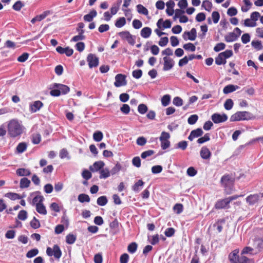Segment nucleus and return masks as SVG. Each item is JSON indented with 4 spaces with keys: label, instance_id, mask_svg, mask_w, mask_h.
<instances>
[{
    "label": "nucleus",
    "instance_id": "40",
    "mask_svg": "<svg viewBox=\"0 0 263 263\" xmlns=\"http://www.w3.org/2000/svg\"><path fill=\"white\" fill-rule=\"evenodd\" d=\"M39 253V250L36 248H34L33 249H31L29 250L27 253H26V257L28 258H32L33 257L37 255Z\"/></svg>",
    "mask_w": 263,
    "mask_h": 263
},
{
    "label": "nucleus",
    "instance_id": "52",
    "mask_svg": "<svg viewBox=\"0 0 263 263\" xmlns=\"http://www.w3.org/2000/svg\"><path fill=\"white\" fill-rule=\"evenodd\" d=\"M239 263H255V262L253 258H249L246 256L241 255Z\"/></svg>",
    "mask_w": 263,
    "mask_h": 263
},
{
    "label": "nucleus",
    "instance_id": "10",
    "mask_svg": "<svg viewBox=\"0 0 263 263\" xmlns=\"http://www.w3.org/2000/svg\"><path fill=\"white\" fill-rule=\"evenodd\" d=\"M163 60L164 61L163 70L164 71L169 70L173 67L175 62L172 59L164 57Z\"/></svg>",
    "mask_w": 263,
    "mask_h": 263
},
{
    "label": "nucleus",
    "instance_id": "64",
    "mask_svg": "<svg viewBox=\"0 0 263 263\" xmlns=\"http://www.w3.org/2000/svg\"><path fill=\"white\" fill-rule=\"evenodd\" d=\"M133 165L137 167L141 166V159L139 157H135L132 160Z\"/></svg>",
    "mask_w": 263,
    "mask_h": 263
},
{
    "label": "nucleus",
    "instance_id": "43",
    "mask_svg": "<svg viewBox=\"0 0 263 263\" xmlns=\"http://www.w3.org/2000/svg\"><path fill=\"white\" fill-rule=\"evenodd\" d=\"M234 105L233 101L231 99H228L226 100L224 103V107L226 110H230L232 108Z\"/></svg>",
    "mask_w": 263,
    "mask_h": 263
},
{
    "label": "nucleus",
    "instance_id": "14",
    "mask_svg": "<svg viewBox=\"0 0 263 263\" xmlns=\"http://www.w3.org/2000/svg\"><path fill=\"white\" fill-rule=\"evenodd\" d=\"M259 197L258 194L250 195L246 198V201L250 205H254L259 201Z\"/></svg>",
    "mask_w": 263,
    "mask_h": 263
},
{
    "label": "nucleus",
    "instance_id": "13",
    "mask_svg": "<svg viewBox=\"0 0 263 263\" xmlns=\"http://www.w3.org/2000/svg\"><path fill=\"white\" fill-rule=\"evenodd\" d=\"M56 51L60 54L65 53L67 57H70L73 53V50L69 47L63 48L61 46H58L56 48Z\"/></svg>",
    "mask_w": 263,
    "mask_h": 263
},
{
    "label": "nucleus",
    "instance_id": "1",
    "mask_svg": "<svg viewBox=\"0 0 263 263\" xmlns=\"http://www.w3.org/2000/svg\"><path fill=\"white\" fill-rule=\"evenodd\" d=\"M22 132V126L16 120L10 121L8 125V133L10 137H16L20 136Z\"/></svg>",
    "mask_w": 263,
    "mask_h": 263
},
{
    "label": "nucleus",
    "instance_id": "25",
    "mask_svg": "<svg viewBox=\"0 0 263 263\" xmlns=\"http://www.w3.org/2000/svg\"><path fill=\"white\" fill-rule=\"evenodd\" d=\"M36 210L40 214L44 215L47 214L46 208L44 205L43 202L38 203V204L36 205Z\"/></svg>",
    "mask_w": 263,
    "mask_h": 263
},
{
    "label": "nucleus",
    "instance_id": "31",
    "mask_svg": "<svg viewBox=\"0 0 263 263\" xmlns=\"http://www.w3.org/2000/svg\"><path fill=\"white\" fill-rule=\"evenodd\" d=\"M108 202L107 198L106 196H102L99 197L97 200V204L100 206L105 205Z\"/></svg>",
    "mask_w": 263,
    "mask_h": 263
},
{
    "label": "nucleus",
    "instance_id": "38",
    "mask_svg": "<svg viewBox=\"0 0 263 263\" xmlns=\"http://www.w3.org/2000/svg\"><path fill=\"white\" fill-rule=\"evenodd\" d=\"M187 142L186 141H181L178 142L175 146V148L177 149H181L183 151L186 149L187 146Z\"/></svg>",
    "mask_w": 263,
    "mask_h": 263
},
{
    "label": "nucleus",
    "instance_id": "60",
    "mask_svg": "<svg viewBox=\"0 0 263 263\" xmlns=\"http://www.w3.org/2000/svg\"><path fill=\"white\" fill-rule=\"evenodd\" d=\"M121 169V165L119 163H117L110 172L111 175H115L117 173H118L120 171Z\"/></svg>",
    "mask_w": 263,
    "mask_h": 263
},
{
    "label": "nucleus",
    "instance_id": "28",
    "mask_svg": "<svg viewBox=\"0 0 263 263\" xmlns=\"http://www.w3.org/2000/svg\"><path fill=\"white\" fill-rule=\"evenodd\" d=\"M137 10L139 14L147 15L148 14V10L141 4H138L136 6Z\"/></svg>",
    "mask_w": 263,
    "mask_h": 263
},
{
    "label": "nucleus",
    "instance_id": "4",
    "mask_svg": "<svg viewBox=\"0 0 263 263\" xmlns=\"http://www.w3.org/2000/svg\"><path fill=\"white\" fill-rule=\"evenodd\" d=\"M118 34L120 36L121 39L126 40L129 44L134 46L136 42V36L130 33L128 31H124L120 32Z\"/></svg>",
    "mask_w": 263,
    "mask_h": 263
},
{
    "label": "nucleus",
    "instance_id": "59",
    "mask_svg": "<svg viewBox=\"0 0 263 263\" xmlns=\"http://www.w3.org/2000/svg\"><path fill=\"white\" fill-rule=\"evenodd\" d=\"M173 103L176 106H181L183 104V100L181 98L176 97L173 99Z\"/></svg>",
    "mask_w": 263,
    "mask_h": 263
},
{
    "label": "nucleus",
    "instance_id": "42",
    "mask_svg": "<svg viewBox=\"0 0 263 263\" xmlns=\"http://www.w3.org/2000/svg\"><path fill=\"white\" fill-rule=\"evenodd\" d=\"M27 146V144L26 143H25V142L20 143L16 147V150L18 153H22L26 150Z\"/></svg>",
    "mask_w": 263,
    "mask_h": 263
},
{
    "label": "nucleus",
    "instance_id": "44",
    "mask_svg": "<svg viewBox=\"0 0 263 263\" xmlns=\"http://www.w3.org/2000/svg\"><path fill=\"white\" fill-rule=\"evenodd\" d=\"M44 200V198L43 196L36 195L32 199V204L33 205L35 204V205H36L37 204H38V203L43 202Z\"/></svg>",
    "mask_w": 263,
    "mask_h": 263
},
{
    "label": "nucleus",
    "instance_id": "57",
    "mask_svg": "<svg viewBox=\"0 0 263 263\" xmlns=\"http://www.w3.org/2000/svg\"><path fill=\"white\" fill-rule=\"evenodd\" d=\"M17 218L21 220H25L27 218V212L25 210H21L19 212Z\"/></svg>",
    "mask_w": 263,
    "mask_h": 263
},
{
    "label": "nucleus",
    "instance_id": "48",
    "mask_svg": "<svg viewBox=\"0 0 263 263\" xmlns=\"http://www.w3.org/2000/svg\"><path fill=\"white\" fill-rule=\"evenodd\" d=\"M137 244L136 242H132L128 245L127 250L130 253H134L137 249Z\"/></svg>",
    "mask_w": 263,
    "mask_h": 263
},
{
    "label": "nucleus",
    "instance_id": "58",
    "mask_svg": "<svg viewBox=\"0 0 263 263\" xmlns=\"http://www.w3.org/2000/svg\"><path fill=\"white\" fill-rule=\"evenodd\" d=\"M226 48V44L223 43H217L214 47V50L215 52H219L223 50Z\"/></svg>",
    "mask_w": 263,
    "mask_h": 263
},
{
    "label": "nucleus",
    "instance_id": "7",
    "mask_svg": "<svg viewBox=\"0 0 263 263\" xmlns=\"http://www.w3.org/2000/svg\"><path fill=\"white\" fill-rule=\"evenodd\" d=\"M87 61L88 63L89 67L90 68L97 67L99 63V58L92 53H89L87 55Z\"/></svg>",
    "mask_w": 263,
    "mask_h": 263
},
{
    "label": "nucleus",
    "instance_id": "55",
    "mask_svg": "<svg viewBox=\"0 0 263 263\" xmlns=\"http://www.w3.org/2000/svg\"><path fill=\"white\" fill-rule=\"evenodd\" d=\"M24 6V4L21 1L16 2L12 6V8L15 11H20Z\"/></svg>",
    "mask_w": 263,
    "mask_h": 263
},
{
    "label": "nucleus",
    "instance_id": "5",
    "mask_svg": "<svg viewBox=\"0 0 263 263\" xmlns=\"http://www.w3.org/2000/svg\"><path fill=\"white\" fill-rule=\"evenodd\" d=\"M214 208L217 210L228 209L230 208V202L227 198L219 199L216 202Z\"/></svg>",
    "mask_w": 263,
    "mask_h": 263
},
{
    "label": "nucleus",
    "instance_id": "63",
    "mask_svg": "<svg viewBox=\"0 0 263 263\" xmlns=\"http://www.w3.org/2000/svg\"><path fill=\"white\" fill-rule=\"evenodd\" d=\"M29 56V53L24 52L21 55L19 56L17 60L20 62H24L28 59Z\"/></svg>",
    "mask_w": 263,
    "mask_h": 263
},
{
    "label": "nucleus",
    "instance_id": "27",
    "mask_svg": "<svg viewBox=\"0 0 263 263\" xmlns=\"http://www.w3.org/2000/svg\"><path fill=\"white\" fill-rule=\"evenodd\" d=\"M30 183L31 182L28 178L24 177L20 180V187L21 189L27 188L29 186Z\"/></svg>",
    "mask_w": 263,
    "mask_h": 263
},
{
    "label": "nucleus",
    "instance_id": "20",
    "mask_svg": "<svg viewBox=\"0 0 263 263\" xmlns=\"http://www.w3.org/2000/svg\"><path fill=\"white\" fill-rule=\"evenodd\" d=\"M238 38V35H236L234 32H230L224 36V40L228 42H232L235 41Z\"/></svg>",
    "mask_w": 263,
    "mask_h": 263
},
{
    "label": "nucleus",
    "instance_id": "46",
    "mask_svg": "<svg viewBox=\"0 0 263 263\" xmlns=\"http://www.w3.org/2000/svg\"><path fill=\"white\" fill-rule=\"evenodd\" d=\"M148 110L147 106L144 104H140L138 107V112L142 115L145 114Z\"/></svg>",
    "mask_w": 263,
    "mask_h": 263
},
{
    "label": "nucleus",
    "instance_id": "61",
    "mask_svg": "<svg viewBox=\"0 0 263 263\" xmlns=\"http://www.w3.org/2000/svg\"><path fill=\"white\" fill-rule=\"evenodd\" d=\"M175 232V230L174 228H168L165 230V231L164 232V234L166 236H167L168 237H170L173 236L174 235Z\"/></svg>",
    "mask_w": 263,
    "mask_h": 263
},
{
    "label": "nucleus",
    "instance_id": "23",
    "mask_svg": "<svg viewBox=\"0 0 263 263\" xmlns=\"http://www.w3.org/2000/svg\"><path fill=\"white\" fill-rule=\"evenodd\" d=\"M253 246L255 249L258 250L259 251L263 249V239L262 238H255L254 240Z\"/></svg>",
    "mask_w": 263,
    "mask_h": 263
},
{
    "label": "nucleus",
    "instance_id": "45",
    "mask_svg": "<svg viewBox=\"0 0 263 263\" xmlns=\"http://www.w3.org/2000/svg\"><path fill=\"white\" fill-rule=\"evenodd\" d=\"M210 134L206 133L203 137L199 138L197 142L199 144H202L206 141H208L210 140Z\"/></svg>",
    "mask_w": 263,
    "mask_h": 263
},
{
    "label": "nucleus",
    "instance_id": "11",
    "mask_svg": "<svg viewBox=\"0 0 263 263\" xmlns=\"http://www.w3.org/2000/svg\"><path fill=\"white\" fill-rule=\"evenodd\" d=\"M238 253L239 250L235 249L229 254V259L231 263H239L240 256L238 255Z\"/></svg>",
    "mask_w": 263,
    "mask_h": 263
},
{
    "label": "nucleus",
    "instance_id": "41",
    "mask_svg": "<svg viewBox=\"0 0 263 263\" xmlns=\"http://www.w3.org/2000/svg\"><path fill=\"white\" fill-rule=\"evenodd\" d=\"M202 7L204 8L205 10L210 12L212 9V4L209 1L205 0L202 2Z\"/></svg>",
    "mask_w": 263,
    "mask_h": 263
},
{
    "label": "nucleus",
    "instance_id": "34",
    "mask_svg": "<svg viewBox=\"0 0 263 263\" xmlns=\"http://www.w3.org/2000/svg\"><path fill=\"white\" fill-rule=\"evenodd\" d=\"M126 24V20L125 17H121L117 20L115 22V26L117 28H121Z\"/></svg>",
    "mask_w": 263,
    "mask_h": 263
},
{
    "label": "nucleus",
    "instance_id": "32",
    "mask_svg": "<svg viewBox=\"0 0 263 263\" xmlns=\"http://www.w3.org/2000/svg\"><path fill=\"white\" fill-rule=\"evenodd\" d=\"M254 249L250 247H245L242 250L241 252V255L244 256L245 254H249L251 255H253L254 253H253Z\"/></svg>",
    "mask_w": 263,
    "mask_h": 263
},
{
    "label": "nucleus",
    "instance_id": "3",
    "mask_svg": "<svg viewBox=\"0 0 263 263\" xmlns=\"http://www.w3.org/2000/svg\"><path fill=\"white\" fill-rule=\"evenodd\" d=\"M255 119V117L250 112L239 111L232 115L230 117V120L231 122H235L242 120H253Z\"/></svg>",
    "mask_w": 263,
    "mask_h": 263
},
{
    "label": "nucleus",
    "instance_id": "33",
    "mask_svg": "<svg viewBox=\"0 0 263 263\" xmlns=\"http://www.w3.org/2000/svg\"><path fill=\"white\" fill-rule=\"evenodd\" d=\"M76 239V235L72 234H69L66 237V242L68 244L72 245L75 242Z\"/></svg>",
    "mask_w": 263,
    "mask_h": 263
},
{
    "label": "nucleus",
    "instance_id": "54",
    "mask_svg": "<svg viewBox=\"0 0 263 263\" xmlns=\"http://www.w3.org/2000/svg\"><path fill=\"white\" fill-rule=\"evenodd\" d=\"M183 209V205L181 203H177L173 207L174 212L177 214H179L182 213Z\"/></svg>",
    "mask_w": 263,
    "mask_h": 263
},
{
    "label": "nucleus",
    "instance_id": "47",
    "mask_svg": "<svg viewBox=\"0 0 263 263\" xmlns=\"http://www.w3.org/2000/svg\"><path fill=\"white\" fill-rule=\"evenodd\" d=\"M31 227L34 229H37L40 227V223L38 219L35 217H33V219L30 221Z\"/></svg>",
    "mask_w": 263,
    "mask_h": 263
},
{
    "label": "nucleus",
    "instance_id": "12",
    "mask_svg": "<svg viewBox=\"0 0 263 263\" xmlns=\"http://www.w3.org/2000/svg\"><path fill=\"white\" fill-rule=\"evenodd\" d=\"M43 106V103L41 101H35L29 105V110L32 113L36 112Z\"/></svg>",
    "mask_w": 263,
    "mask_h": 263
},
{
    "label": "nucleus",
    "instance_id": "30",
    "mask_svg": "<svg viewBox=\"0 0 263 263\" xmlns=\"http://www.w3.org/2000/svg\"><path fill=\"white\" fill-rule=\"evenodd\" d=\"M78 201L81 203H84L85 202H89L90 201V197L89 196L85 194H81L78 196Z\"/></svg>",
    "mask_w": 263,
    "mask_h": 263
},
{
    "label": "nucleus",
    "instance_id": "29",
    "mask_svg": "<svg viewBox=\"0 0 263 263\" xmlns=\"http://www.w3.org/2000/svg\"><path fill=\"white\" fill-rule=\"evenodd\" d=\"M100 179H106L110 176V172L109 171L108 168H105L103 169H101L100 171Z\"/></svg>",
    "mask_w": 263,
    "mask_h": 263
},
{
    "label": "nucleus",
    "instance_id": "21",
    "mask_svg": "<svg viewBox=\"0 0 263 263\" xmlns=\"http://www.w3.org/2000/svg\"><path fill=\"white\" fill-rule=\"evenodd\" d=\"M16 174L18 176H28L31 174V172L27 168H20L16 170Z\"/></svg>",
    "mask_w": 263,
    "mask_h": 263
},
{
    "label": "nucleus",
    "instance_id": "6",
    "mask_svg": "<svg viewBox=\"0 0 263 263\" xmlns=\"http://www.w3.org/2000/svg\"><path fill=\"white\" fill-rule=\"evenodd\" d=\"M228 116L226 114L222 115L218 113H215L211 116V119L215 124H218L226 121L228 120Z\"/></svg>",
    "mask_w": 263,
    "mask_h": 263
},
{
    "label": "nucleus",
    "instance_id": "36",
    "mask_svg": "<svg viewBox=\"0 0 263 263\" xmlns=\"http://www.w3.org/2000/svg\"><path fill=\"white\" fill-rule=\"evenodd\" d=\"M171 101V96L169 95H164L161 98V103L162 106H166L168 105Z\"/></svg>",
    "mask_w": 263,
    "mask_h": 263
},
{
    "label": "nucleus",
    "instance_id": "39",
    "mask_svg": "<svg viewBox=\"0 0 263 263\" xmlns=\"http://www.w3.org/2000/svg\"><path fill=\"white\" fill-rule=\"evenodd\" d=\"M144 182L142 180H139L133 186V190L135 192H139L140 191L139 187H142L144 185Z\"/></svg>",
    "mask_w": 263,
    "mask_h": 263
},
{
    "label": "nucleus",
    "instance_id": "53",
    "mask_svg": "<svg viewBox=\"0 0 263 263\" xmlns=\"http://www.w3.org/2000/svg\"><path fill=\"white\" fill-rule=\"evenodd\" d=\"M183 48L185 50L191 51H192V52L195 51V50H196L195 46L193 44H192L191 43H189L184 44L183 46Z\"/></svg>",
    "mask_w": 263,
    "mask_h": 263
},
{
    "label": "nucleus",
    "instance_id": "51",
    "mask_svg": "<svg viewBox=\"0 0 263 263\" xmlns=\"http://www.w3.org/2000/svg\"><path fill=\"white\" fill-rule=\"evenodd\" d=\"M86 37L84 35V33H79V34L75 35L71 39V42H78L79 41L84 40Z\"/></svg>",
    "mask_w": 263,
    "mask_h": 263
},
{
    "label": "nucleus",
    "instance_id": "19",
    "mask_svg": "<svg viewBox=\"0 0 263 263\" xmlns=\"http://www.w3.org/2000/svg\"><path fill=\"white\" fill-rule=\"evenodd\" d=\"M239 87L237 85L229 84L226 86L223 89V92L224 94H228L238 89Z\"/></svg>",
    "mask_w": 263,
    "mask_h": 263
},
{
    "label": "nucleus",
    "instance_id": "17",
    "mask_svg": "<svg viewBox=\"0 0 263 263\" xmlns=\"http://www.w3.org/2000/svg\"><path fill=\"white\" fill-rule=\"evenodd\" d=\"M105 165L104 162L102 161H99L95 162L92 166L89 167V169L91 171L95 172L101 170Z\"/></svg>",
    "mask_w": 263,
    "mask_h": 263
},
{
    "label": "nucleus",
    "instance_id": "62",
    "mask_svg": "<svg viewBox=\"0 0 263 263\" xmlns=\"http://www.w3.org/2000/svg\"><path fill=\"white\" fill-rule=\"evenodd\" d=\"M120 110L125 115H127L130 111V107L128 104H123L120 108Z\"/></svg>",
    "mask_w": 263,
    "mask_h": 263
},
{
    "label": "nucleus",
    "instance_id": "24",
    "mask_svg": "<svg viewBox=\"0 0 263 263\" xmlns=\"http://www.w3.org/2000/svg\"><path fill=\"white\" fill-rule=\"evenodd\" d=\"M53 255L56 258L59 259L62 256V251L57 245H54L53 247Z\"/></svg>",
    "mask_w": 263,
    "mask_h": 263
},
{
    "label": "nucleus",
    "instance_id": "49",
    "mask_svg": "<svg viewBox=\"0 0 263 263\" xmlns=\"http://www.w3.org/2000/svg\"><path fill=\"white\" fill-rule=\"evenodd\" d=\"M198 119V116L197 115H192L189 117L187 122L190 125H193L197 122Z\"/></svg>",
    "mask_w": 263,
    "mask_h": 263
},
{
    "label": "nucleus",
    "instance_id": "9",
    "mask_svg": "<svg viewBox=\"0 0 263 263\" xmlns=\"http://www.w3.org/2000/svg\"><path fill=\"white\" fill-rule=\"evenodd\" d=\"M197 36V31L195 28H193L190 31H185L183 33L182 37L184 40L187 39L194 41Z\"/></svg>",
    "mask_w": 263,
    "mask_h": 263
},
{
    "label": "nucleus",
    "instance_id": "26",
    "mask_svg": "<svg viewBox=\"0 0 263 263\" xmlns=\"http://www.w3.org/2000/svg\"><path fill=\"white\" fill-rule=\"evenodd\" d=\"M4 196L5 197L8 198L12 200H15L16 199H21L22 198L21 196H20L19 194L15 193H12V192H9L4 195Z\"/></svg>",
    "mask_w": 263,
    "mask_h": 263
},
{
    "label": "nucleus",
    "instance_id": "22",
    "mask_svg": "<svg viewBox=\"0 0 263 263\" xmlns=\"http://www.w3.org/2000/svg\"><path fill=\"white\" fill-rule=\"evenodd\" d=\"M152 33V29L148 27H145L141 30L140 34L142 37L147 39L150 36Z\"/></svg>",
    "mask_w": 263,
    "mask_h": 263
},
{
    "label": "nucleus",
    "instance_id": "50",
    "mask_svg": "<svg viewBox=\"0 0 263 263\" xmlns=\"http://www.w3.org/2000/svg\"><path fill=\"white\" fill-rule=\"evenodd\" d=\"M251 45L252 47L257 50H261L263 48L261 42L259 41H253L251 43Z\"/></svg>",
    "mask_w": 263,
    "mask_h": 263
},
{
    "label": "nucleus",
    "instance_id": "2",
    "mask_svg": "<svg viewBox=\"0 0 263 263\" xmlns=\"http://www.w3.org/2000/svg\"><path fill=\"white\" fill-rule=\"evenodd\" d=\"M50 88L52 90L50 91V94L54 97L66 95L70 91V88L68 86L60 83H53L51 85Z\"/></svg>",
    "mask_w": 263,
    "mask_h": 263
},
{
    "label": "nucleus",
    "instance_id": "8",
    "mask_svg": "<svg viewBox=\"0 0 263 263\" xmlns=\"http://www.w3.org/2000/svg\"><path fill=\"white\" fill-rule=\"evenodd\" d=\"M127 84L126 76L122 74H118L115 76L114 85L117 87L125 86Z\"/></svg>",
    "mask_w": 263,
    "mask_h": 263
},
{
    "label": "nucleus",
    "instance_id": "35",
    "mask_svg": "<svg viewBox=\"0 0 263 263\" xmlns=\"http://www.w3.org/2000/svg\"><path fill=\"white\" fill-rule=\"evenodd\" d=\"M226 62V60L221 55L220 53L215 58V63L218 65L225 64Z\"/></svg>",
    "mask_w": 263,
    "mask_h": 263
},
{
    "label": "nucleus",
    "instance_id": "56",
    "mask_svg": "<svg viewBox=\"0 0 263 263\" xmlns=\"http://www.w3.org/2000/svg\"><path fill=\"white\" fill-rule=\"evenodd\" d=\"M41 140V136L39 134L32 135V142L34 144H39Z\"/></svg>",
    "mask_w": 263,
    "mask_h": 263
},
{
    "label": "nucleus",
    "instance_id": "16",
    "mask_svg": "<svg viewBox=\"0 0 263 263\" xmlns=\"http://www.w3.org/2000/svg\"><path fill=\"white\" fill-rule=\"evenodd\" d=\"M200 155L203 159H209L211 157V153L206 146H203L200 151Z\"/></svg>",
    "mask_w": 263,
    "mask_h": 263
},
{
    "label": "nucleus",
    "instance_id": "15",
    "mask_svg": "<svg viewBox=\"0 0 263 263\" xmlns=\"http://www.w3.org/2000/svg\"><path fill=\"white\" fill-rule=\"evenodd\" d=\"M203 134V132L202 129L201 128H198L191 131L189 136L188 137V139L192 141L194 138L201 136Z\"/></svg>",
    "mask_w": 263,
    "mask_h": 263
},
{
    "label": "nucleus",
    "instance_id": "18",
    "mask_svg": "<svg viewBox=\"0 0 263 263\" xmlns=\"http://www.w3.org/2000/svg\"><path fill=\"white\" fill-rule=\"evenodd\" d=\"M97 15V12L96 10L93 9L90 11V12L86 14L84 16L83 18L84 21L91 22L94 17H95Z\"/></svg>",
    "mask_w": 263,
    "mask_h": 263
},
{
    "label": "nucleus",
    "instance_id": "37",
    "mask_svg": "<svg viewBox=\"0 0 263 263\" xmlns=\"http://www.w3.org/2000/svg\"><path fill=\"white\" fill-rule=\"evenodd\" d=\"M103 138V133L100 131H96L93 134V139L95 141L100 142Z\"/></svg>",
    "mask_w": 263,
    "mask_h": 263
}]
</instances>
